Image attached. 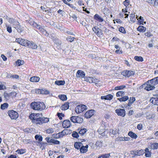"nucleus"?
Segmentation results:
<instances>
[{
	"label": "nucleus",
	"mask_w": 158,
	"mask_h": 158,
	"mask_svg": "<svg viewBox=\"0 0 158 158\" xmlns=\"http://www.w3.org/2000/svg\"><path fill=\"white\" fill-rule=\"evenodd\" d=\"M57 115L60 120L62 119V117L64 116V114L62 113H57Z\"/></svg>",
	"instance_id": "62"
},
{
	"label": "nucleus",
	"mask_w": 158,
	"mask_h": 158,
	"mask_svg": "<svg viewBox=\"0 0 158 158\" xmlns=\"http://www.w3.org/2000/svg\"><path fill=\"white\" fill-rule=\"evenodd\" d=\"M23 39L20 38H17L16 39L15 41L16 42L18 43L22 46V44L23 43Z\"/></svg>",
	"instance_id": "49"
},
{
	"label": "nucleus",
	"mask_w": 158,
	"mask_h": 158,
	"mask_svg": "<svg viewBox=\"0 0 158 158\" xmlns=\"http://www.w3.org/2000/svg\"><path fill=\"white\" fill-rule=\"evenodd\" d=\"M71 126V124L69 120H64L62 123V126L64 128H68L70 127Z\"/></svg>",
	"instance_id": "12"
},
{
	"label": "nucleus",
	"mask_w": 158,
	"mask_h": 158,
	"mask_svg": "<svg viewBox=\"0 0 158 158\" xmlns=\"http://www.w3.org/2000/svg\"><path fill=\"white\" fill-rule=\"evenodd\" d=\"M129 99V98L127 96H125L122 98L118 99L120 102H125Z\"/></svg>",
	"instance_id": "46"
},
{
	"label": "nucleus",
	"mask_w": 158,
	"mask_h": 158,
	"mask_svg": "<svg viewBox=\"0 0 158 158\" xmlns=\"http://www.w3.org/2000/svg\"><path fill=\"white\" fill-rule=\"evenodd\" d=\"M78 131L79 134L80 135L83 136L86 133L87 131V129L85 128H79L78 129Z\"/></svg>",
	"instance_id": "22"
},
{
	"label": "nucleus",
	"mask_w": 158,
	"mask_h": 158,
	"mask_svg": "<svg viewBox=\"0 0 158 158\" xmlns=\"http://www.w3.org/2000/svg\"><path fill=\"white\" fill-rule=\"evenodd\" d=\"M95 145L97 147V148L98 149H99L102 146V142L100 141H97L96 142Z\"/></svg>",
	"instance_id": "42"
},
{
	"label": "nucleus",
	"mask_w": 158,
	"mask_h": 158,
	"mask_svg": "<svg viewBox=\"0 0 158 158\" xmlns=\"http://www.w3.org/2000/svg\"><path fill=\"white\" fill-rule=\"evenodd\" d=\"M30 24L33 25L34 27H36L38 29H39L40 31V32H41L44 29L42 28V26L40 25H39L36 23L35 22H31Z\"/></svg>",
	"instance_id": "15"
},
{
	"label": "nucleus",
	"mask_w": 158,
	"mask_h": 158,
	"mask_svg": "<svg viewBox=\"0 0 158 158\" xmlns=\"http://www.w3.org/2000/svg\"><path fill=\"white\" fill-rule=\"evenodd\" d=\"M54 41L55 43V44L57 45V47L58 49H60L61 48V41L58 39H55L54 40Z\"/></svg>",
	"instance_id": "24"
},
{
	"label": "nucleus",
	"mask_w": 158,
	"mask_h": 158,
	"mask_svg": "<svg viewBox=\"0 0 158 158\" xmlns=\"http://www.w3.org/2000/svg\"><path fill=\"white\" fill-rule=\"evenodd\" d=\"M123 4L126 7H129V6L130 5V4L129 0H125V1L123 2Z\"/></svg>",
	"instance_id": "54"
},
{
	"label": "nucleus",
	"mask_w": 158,
	"mask_h": 158,
	"mask_svg": "<svg viewBox=\"0 0 158 158\" xmlns=\"http://www.w3.org/2000/svg\"><path fill=\"white\" fill-rule=\"evenodd\" d=\"M116 94L117 97H122L124 95V92L122 91H118L117 93Z\"/></svg>",
	"instance_id": "56"
},
{
	"label": "nucleus",
	"mask_w": 158,
	"mask_h": 158,
	"mask_svg": "<svg viewBox=\"0 0 158 158\" xmlns=\"http://www.w3.org/2000/svg\"><path fill=\"white\" fill-rule=\"evenodd\" d=\"M85 81L87 82L88 81L90 83H95L96 85H98V82H99L98 79L92 77H85Z\"/></svg>",
	"instance_id": "8"
},
{
	"label": "nucleus",
	"mask_w": 158,
	"mask_h": 158,
	"mask_svg": "<svg viewBox=\"0 0 158 158\" xmlns=\"http://www.w3.org/2000/svg\"><path fill=\"white\" fill-rule=\"evenodd\" d=\"M130 20L131 22L133 23L135 22L136 21V18L135 17V15L134 14H131L130 15Z\"/></svg>",
	"instance_id": "40"
},
{
	"label": "nucleus",
	"mask_w": 158,
	"mask_h": 158,
	"mask_svg": "<svg viewBox=\"0 0 158 158\" xmlns=\"http://www.w3.org/2000/svg\"><path fill=\"white\" fill-rule=\"evenodd\" d=\"M94 19L97 21L101 23L104 21V19L98 14H96L94 16Z\"/></svg>",
	"instance_id": "14"
},
{
	"label": "nucleus",
	"mask_w": 158,
	"mask_h": 158,
	"mask_svg": "<svg viewBox=\"0 0 158 158\" xmlns=\"http://www.w3.org/2000/svg\"><path fill=\"white\" fill-rule=\"evenodd\" d=\"M87 109V106L84 105L77 106L76 107L75 111L77 113H80Z\"/></svg>",
	"instance_id": "4"
},
{
	"label": "nucleus",
	"mask_w": 158,
	"mask_h": 158,
	"mask_svg": "<svg viewBox=\"0 0 158 158\" xmlns=\"http://www.w3.org/2000/svg\"><path fill=\"white\" fill-rule=\"evenodd\" d=\"M51 143H53L54 144H59L60 142L57 140L52 139Z\"/></svg>",
	"instance_id": "60"
},
{
	"label": "nucleus",
	"mask_w": 158,
	"mask_h": 158,
	"mask_svg": "<svg viewBox=\"0 0 158 158\" xmlns=\"http://www.w3.org/2000/svg\"><path fill=\"white\" fill-rule=\"evenodd\" d=\"M138 17L139 16L136 15V18L138 20L139 23L140 24L142 25L145 24L146 23V22H144V19H143V18L141 16H140L139 18Z\"/></svg>",
	"instance_id": "21"
},
{
	"label": "nucleus",
	"mask_w": 158,
	"mask_h": 158,
	"mask_svg": "<svg viewBox=\"0 0 158 158\" xmlns=\"http://www.w3.org/2000/svg\"><path fill=\"white\" fill-rule=\"evenodd\" d=\"M98 131L99 133V134L101 135L102 136H103L105 135V130L104 128H103L102 127H101L99 128Z\"/></svg>",
	"instance_id": "30"
},
{
	"label": "nucleus",
	"mask_w": 158,
	"mask_h": 158,
	"mask_svg": "<svg viewBox=\"0 0 158 158\" xmlns=\"http://www.w3.org/2000/svg\"><path fill=\"white\" fill-rule=\"evenodd\" d=\"M8 20L9 23L13 24L14 26L16 25H18L17 24H18L19 22L17 21L15 19H14L13 18H8Z\"/></svg>",
	"instance_id": "23"
},
{
	"label": "nucleus",
	"mask_w": 158,
	"mask_h": 158,
	"mask_svg": "<svg viewBox=\"0 0 158 158\" xmlns=\"http://www.w3.org/2000/svg\"><path fill=\"white\" fill-rule=\"evenodd\" d=\"M150 102L155 105L158 106V98H152L150 100Z\"/></svg>",
	"instance_id": "25"
},
{
	"label": "nucleus",
	"mask_w": 158,
	"mask_h": 158,
	"mask_svg": "<svg viewBox=\"0 0 158 158\" xmlns=\"http://www.w3.org/2000/svg\"><path fill=\"white\" fill-rule=\"evenodd\" d=\"M35 138L36 140L39 141L40 142L42 141L43 140L42 136L38 135H36L35 136Z\"/></svg>",
	"instance_id": "45"
},
{
	"label": "nucleus",
	"mask_w": 158,
	"mask_h": 158,
	"mask_svg": "<svg viewBox=\"0 0 158 158\" xmlns=\"http://www.w3.org/2000/svg\"><path fill=\"white\" fill-rule=\"evenodd\" d=\"M16 152L18 153L21 154L25 153L26 150L23 149H18Z\"/></svg>",
	"instance_id": "52"
},
{
	"label": "nucleus",
	"mask_w": 158,
	"mask_h": 158,
	"mask_svg": "<svg viewBox=\"0 0 158 158\" xmlns=\"http://www.w3.org/2000/svg\"><path fill=\"white\" fill-rule=\"evenodd\" d=\"M146 29V28L142 26H140L137 28V31L140 32H144Z\"/></svg>",
	"instance_id": "35"
},
{
	"label": "nucleus",
	"mask_w": 158,
	"mask_h": 158,
	"mask_svg": "<svg viewBox=\"0 0 158 158\" xmlns=\"http://www.w3.org/2000/svg\"><path fill=\"white\" fill-rule=\"evenodd\" d=\"M65 81L62 80L56 81L55 82V84L58 85H63L65 84Z\"/></svg>",
	"instance_id": "34"
},
{
	"label": "nucleus",
	"mask_w": 158,
	"mask_h": 158,
	"mask_svg": "<svg viewBox=\"0 0 158 158\" xmlns=\"http://www.w3.org/2000/svg\"><path fill=\"white\" fill-rule=\"evenodd\" d=\"M58 97L62 101H65L67 99V98L66 95L64 94L60 95H58Z\"/></svg>",
	"instance_id": "43"
},
{
	"label": "nucleus",
	"mask_w": 158,
	"mask_h": 158,
	"mask_svg": "<svg viewBox=\"0 0 158 158\" xmlns=\"http://www.w3.org/2000/svg\"><path fill=\"white\" fill-rule=\"evenodd\" d=\"M15 63L16 65L19 66L21 65H23V64L24 62L23 61L18 60L16 61Z\"/></svg>",
	"instance_id": "51"
},
{
	"label": "nucleus",
	"mask_w": 158,
	"mask_h": 158,
	"mask_svg": "<svg viewBox=\"0 0 158 158\" xmlns=\"http://www.w3.org/2000/svg\"><path fill=\"white\" fill-rule=\"evenodd\" d=\"M110 156V153L102 154L99 156L98 158H108Z\"/></svg>",
	"instance_id": "36"
},
{
	"label": "nucleus",
	"mask_w": 158,
	"mask_h": 158,
	"mask_svg": "<svg viewBox=\"0 0 158 158\" xmlns=\"http://www.w3.org/2000/svg\"><path fill=\"white\" fill-rule=\"evenodd\" d=\"M8 104L6 103H5L1 106V109L2 110H4L7 108L8 107Z\"/></svg>",
	"instance_id": "50"
},
{
	"label": "nucleus",
	"mask_w": 158,
	"mask_h": 158,
	"mask_svg": "<svg viewBox=\"0 0 158 158\" xmlns=\"http://www.w3.org/2000/svg\"><path fill=\"white\" fill-rule=\"evenodd\" d=\"M14 27L17 29L18 32L20 33L23 30V27L21 26L19 22Z\"/></svg>",
	"instance_id": "19"
},
{
	"label": "nucleus",
	"mask_w": 158,
	"mask_h": 158,
	"mask_svg": "<svg viewBox=\"0 0 158 158\" xmlns=\"http://www.w3.org/2000/svg\"><path fill=\"white\" fill-rule=\"evenodd\" d=\"M95 113V111L94 110H91L86 111L84 114V116L87 118H91Z\"/></svg>",
	"instance_id": "9"
},
{
	"label": "nucleus",
	"mask_w": 158,
	"mask_h": 158,
	"mask_svg": "<svg viewBox=\"0 0 158 158\" xmlns=\"http://www.w3.org/2000/svg\"><path fill=\"white\" fill-rule=\"evenodd\" d=\"M152 6H158V0H154Z\"/></svg>",
	"instance_id": "64"
},
{
	"label": "nucleus",
	"mask_w": 158,
	"mask_h": 158,
	"mask_svg": "<svg viewBox=\"0 0 158 158\" xmlns=\"http://www.w3.org/2000/svg\"><path fill=\"white\" fill-rule=\"evenodd\" d=\"M127 12V7H126L124 9H123L122 13L124 14V15L126 16L125 18H127L128 16V14L126 13Z\"/></svg>",
	"instance_id": "48"
},
{
	"label": "nucleus",
	"mask_w": 158,
	"mask_h": 158,
	"mask_svg": "<svg viewBox=\"0 0 158 158\" xmlns=\"http://www.w3.org/2000/svg\"><path fill=\"white\" fill-rule=\"evenodd\" d=\"M75 148L77 149H80L83 145V144L81 142H76L74 143Z\"/></svg>",
	"instance_id": "31"
},
{
	"label": "nucleus",
	"mask_w": 158,
	"mask_h": 158,
	"mask_svg": "<svg viewBox=\"0 0 158 158\" xmlns=\"http://www.w3.org/2000/svg\"><path fill=\"white\" fill-rule=\"evenodd\" d=\"M71 132L70 130L68 129H64L60 132H59L60 138L63 137L64 136L70 134Z\"/></svg>",
	"instance_id": "13"
},
{
	"label": "nucleus",
	"mask_w": 158,
	"mask_h": 158,
	"mask_svg": "<svg viewBox=\"0 0 158 158\" xmlns=\"http://www.w3.org/2000/svg\"><path fill=\"white\" fill-rule=\"evenodd\" d=\"M71 121L73 123H81L83 121V119L79 116H72L70 118Z\"/></svg>",
	"instance_id": "5"
},
{
	"label": "nucleus",
	"mask_w": 158,
	"mask_h": 158,
	"mask_svg": "<svg viewBox=\"0 0 158 158\" xmlns=\"http://www.w3.org/2000/svg\"><path fill=\"white\" fill-rule=\"evenodd\" d=\"M40 80V78L38 77L34 76L30 79V81L32 82H38Z\"/></svg>",
	"instance_id": "27"
},
{
	"label": "nucleus",
	"mask_w": 158,
	"mask_h": 158,
	"mask_svg": "<svg viewBox=\"0 0 158 158\" xmlns=\"http://www.w3.org/2000/svg\"><path fill=\"white\" fill-rule=\"evenodd\" d=\"M119 31L121 32L125 33H126V31L124 28L122 27H121L119 28Z\"/></svg>",
	"instance_id": "63"
},
{
	"label": "nucleus",
	"mask_w": 158,
	"mask_h": 158,
	"mask_svg": "<svg viewBox=\"0 0 158 158\" xmlns=\"http://www.w3.org/2000/svg\"><path fill=\"white\" fill-rule=\"evenodd\" d=\"M46 133L50 134L53 133L54 132V129L52 128H49L46 130Z\"/></svg>",
	"instance_id": "59"
},
{
	"label": "nucleus",
	"mask_w": 158,
	"mask_h": 158,
	"mask_svg": "<svg viewBox=\"0 0 158 158\" xmlns=\"http://www.w3.org/2000/svg\"><path fill=\"white\" fill-rule=\"evenodd\" d=\"M41 120L42 121V123H48L49 121V119L47 118H41Z\"/></svg>",
	"instance_id": "53"
},
{
	"label": "nucleus",
	"mask_w": 158,
	"mask_h": 158,
	"mask_svg": "<svg viewBox=\"0 0 158 158\" xmlns=\"http://www.w3.org/2000/svg\"><path fill=\"white\" fill-rule=\"evenodd\" d=\"M145 156L146 157H149L151 156V153L149 151V149L148 148H146L145 149Z\"/></svg>",
	"instance_id": "41"
},
{
	"label": "nucleus",
	"mask_w": 158,
	"mask_h": 158,
	"mask_svg": "<svg viewBox=\"0 0 158 158\" xmlns=\"http://www.w3.org/2000/svg\"><path fill=\"white\" fill-rule=\"evenodd\" d=\"M28 47L32 49H36L37 47V46L34 42L32 41H30V43H29Z\"/></svg>",
	"instance_id": "26"
},
{
	"label": "nucleus",
	"mask_w": 158,
	"mask_h": 158,
	"mask_svg": "<svg viewBox=\"0 0 158 158\" xmlns=\"http://www.w3.org/2000/svg\"><path fill=\"white\" fill-rule=\"evenodd\" d=\"M113 98V96L111 94H108L106 95L102 96L101 99H105L110 100Z\"/></svg>",
	"instance_id": "18"
},
{
	"label": "nucleus",
	"mask_w": 158,
	"mask_h": 158,
	"mask_svg": "<svg viewBox=\"0 0 158 158\" xmlns=\"http://www.w3.org/2000/svg\"><path fill=\"white\" fill-rule=\"evenodd\" d=\"M150 146L152 149L155 150L158 149V143H151Z\"/></svg>",
	"instance_id": "28"
},
{
	"label": "nucleus",
	"mask_w": 158,
	"mask_h": 158,
	"mask_svg": "<svg viewBox=\"0 0 158 158\" xmlns=\"http://www.w3.org/2000/svg\"><path fill=\"white\" fill-rule=\"evenodd\" d=\"M41 118L40 117V118H39V119L38 120H37L36 121H35V123L36 124H42V121L41 120Z\"/></svg>",
	"instance_id": "58"
},
{
	"label": "nucleus",
	"mask_w": 158,
	"mask_h": 158,
	"mask_svg": "<svg viewBox=\"0 0 158 158\" xmlns=\"http://www.w3.org/2000/svg\"><path fill=\"white\" fill-rule=\"evenodd\" d=\"M134 73L133 71L131 70H125L123 71L121 73L122 75L125 77H129L134 74Z\"/></svg>",
	"instance_id": "11"
},
{
	"label": "nucleus",
	"mask_w": 158,
	"mask_h": 158,
	"mask_svg": "<svg viewBox=\"0 0 158 158\" xmlns=\"http://www.w3.org/2000/svg\"><path fill=\"white\" fill-rule=\"evenodd\" d=\"M52 137L55 139H58L60 138V134L59 133L57 134H54L52 135Z\"/></svg>",
	"instance_id": "61"
},
{
	"label": "nucleus",
	"mask_w": 158,
	"mask_h": 158,
	"mask_svg": "<svg viewBox=\"0 0 158 158\" xmlns=\"http://www.w3.org/2000/svg\"><path fill=\"white\" fill-rule=\"evenodd\" d=\"M42 116L41 114L33 113L30 115L29 118L32 120V122L35 123V121L39 119V118L42 117Z\"/></svg>",
	"instance_id": "7"
},
{
	"label": "nucleus",
	"mask_w": 158,
	"mask_h": 158,
	"mask_svg": "<svg viewBox=\"0 0 158 158\" xmlns=\"http://www.w3.org/2000/svg\"><path fill=\"white\" fill-rule=\"evenodd\" d=\"M92 30L94 33L99 37H102V30L97 27L95 26L93 27Z\"/></svg>",
	"instance_id": "6"
},
{
	"label": "nucleus",
	"mask_w": 158,
	"mask_h": 158,
	"mask_svg": "<svg viewBox=\"0 0 158 158\" xmlns=\"http://www.w3.org/2000/svg\"><path fill=\"white\" fill-rule=\"evenodd\" d=\"M74 39V38L73 37L68 36H67L66 40L68 41L72 42L73 41Z\"/></svg>",
	"instance_id": "55"
},
{
	"label": "nucleus",
	"mask_w": 158,
	"mask_h": 158,
	"mask_svg": "<svg viewBox=\"0 0 158 158\" xmlns=\"http://www.w3.org/2000/svg\"><path fill=\"white\" fill-rule=\"evenodd\" d=\"M79 133L76 131H73L72 134V136L74 138L78 139L79 137Z\"/></svg>",
	"instance_id": "44"
},
{
	"label": "nucleus",
	"mask_w": 158,
	"mask_h": 158,
	"mask_svg": "<svg viewBox=\"0 0 158 158\" xmlns=\"http://www.w3.org/2000/svg\"><path fill=\"white\" fill-rule=\"evenodd\" d=\"M119 130L118 129L114 128V129H110V133L113 135H116L118 133Z\"/></svg>",
	"instance_id": "32"
},
{
	"label": "nucleus",
	"mask_w": 158,
	"mask_h": 158,
	"mask_svg": "<svg viewBox=\"0 0 158 158\" xmlns=\"http://www.w3.org/2000/svg\"><path fill=\"white\" fill-rule=\"evenodd\" d=\"M7 113L12 119L16 120L19 116L18 113L13 110L9 111Z\"/></svg>",
	"instance_id": "3"
},
{
	"label": "nucleus",
	"mask_w": 158,
	"mask_h": 158,
	"mask_svg": "<svg viewBox=\"0 0 158 158\" xmlns=\"http://www.w3.org/2000/svg\"><path fill=\"white\" fill-rule=\"evenodd\" d=\"M29 43H30V41L23 39L22 46H23L28 47Z\"/></svg>",
	"instance_id": "39"
},
{
	"label": "nucleus",
	"mask_w": 158,
	"mask_h": 158,
	"mask_svg": "<svg viewBox=\"0 0 158 158\" xmlns=\"http://www.w3.org/2000/svg\"><path fill=\"white\" fill-rule=\"evenodd\" d=\"M134 59L136 61L142 62L143 60V57L141 56H135L134 57Z\"/></svg>",
	"instance_id": "47"
},
{
	"label": "nucleus",
	"mask_w": 158,
	"mask_h": 158,
	"mask_svg": "<svg viewBox=\"0 0 158 158\" xmlns=\"http://www.w3.org/2000/svg\"><path fill=\"white\" fill-rule=\"evenodd\" d=\"M154 115L153 114L150 113H147L146 118L147 119H150L153 118Z\"/></svg>",
	"instance_id": "37"
},
{
	"label": "nucleus",
	"mask_w": 158,
	"mask_h": 158,
	"mask_svg": "<svg viewBox=\"0 0 158 158\" xmlns=\"http://www.w3.org/2000/svg\"><path fill=\"white\" fill-rule=\"evenodd\" d=\"M4 96L6 99L7 100H9L11 98L10 93H5L4 94Z\"/></svg>",
	"instance_id": "57"
},
{
	"label": "nucleus",
	"mask_w": 158,
	"mask_h": 158,
	"mask_svg": "<svg viewBox=\"0 0 158 158\" xmlns=\"http://www.w3.org/2000/svg\"><path fill=\"white\" fill-rule=\"evenodd\" d=\"M69 107V103L68 102L65 103L61 107V110H67Z\"/></svg>",
	"instance_id": "29"
},
{
	"label": "nucleus",
	"mask_w": 158,
	"mask_h": 158,
	"mask_svg": "<svg viewBox=\"0 0 158 158\" xmlns=\"http://www.w3.org/2000/svg\"><path fill=\"white\" fill-rule=\"evenodd\" d=\"M143 153V151L142 150H140L137 151H132L131 152V154H134V156H140Z\"/></svg>",
	"instance_id": "20"
},
{
	"label": "nucleus",
	"mask_w": 158,
	"mask_h": 158,
	"mask_svg": "<svg viewBox=\"0 0 158 158\" xmlns=\"http://www.w3.org/2000/svg\"><path fill=\"white\" fill-rule=\"evenodd\" d=\"M31 108L34 110H42L45 109V106L44 103L40 102H32L31 103Z\"/></svg>",
	"instance_id": "1"
},
{
	"label": "nucleus",
	"mask_w": 158,
	"mask_h": 158,
	"mask_svg": "<svg viewBox=\"0 0 158 158\" xmlns=\"http://www.w3.org/2000/svg\"><path fill=\"white\" fill-rule=\"evenodd\" d=\"M115 112L118 116L124 117L125 115V111L124 109H118L115 110Z\"/></svg>",
	"instance_id": "10"
},
{
	"label": "nucleus",
	"mask_w": 158,
	"mask_h": 158,
	"mask_svg": "<svg viewBox=\"0 0 158 158\" xmlns=\"http://www.w3.org/2000/svg\"><path fill=\"white\" fill-rule=\"evenodd\" d=\"M128 135L133 139H135L137 137V135L132 131L129 132L128 133Z\"/></svg>",
	"instance_id": "33"
},
{
	"label": "nucleus",
	"mask_w": 158,
	"mask_h": 158,
	"mask_svg": "<svg viewBox=\"0 0 158 158\" xmlns=\"http://www.w3.org/2000/svg\"><path fill=\"white\" fill-rule=\"evenodd\" d=\"M88 145H86L85 146L82 145L80 148V151L81 153H86L88 151Z\"/></svg>",
	"instance_id": "17"
},
{
	"label": "nucleus",
	"mask_w": 158,
	"mask_h": 158,
	"mask_svg": "<svg viewBox=\"0 0 158 158\" xmlns=\"http://www.w3.org/2000/svg\"><path fill=\"white\" fill-rule=\"evenodd\" d=\"M76 77H84L85 75V73L81 70H78L76 73Z\"/></svg>",
	"instance_id": "16"
},
{
	"label": "nucleus",
	"mask_w": 158,
	"mask_h": 158,
	"mask_svg": "<svg viewBox=\"0 0 158 158\" xmlns=\"http://www.w3.org/2000/svg\"><path fill=\"white\" fill-rule=\"evenodd\" d=\"M155 79H153L148 81L147 83L143 85L145 86V89L147 91H150L153 89L155 88V85L156 84L154 82Z\"/></svg>",
	"instance_id": "2"
},
{
	"label": "nucleus",
	"mask_w": 158,
	"mask_h": 158,
	"mask_svg": "<svg viewBox=\"0 0 158 158\" xmlns=\"http://www.w3.org/2000/svg\"><path fill=\"white\" fill-rule=\"evenodd\" d=\"M40 93L42 94H49L50 92L45 89H42L40 90Z\"/></svg>",
	"instance_id": "38"
}]
</instances>
